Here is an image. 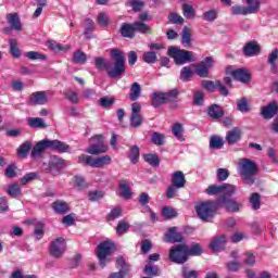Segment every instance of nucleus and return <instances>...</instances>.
I'll return each instance as SVG.
<instances>
[{"mask_svg":"<svg viewBox=\"0 0 278 278\" xmlns=\"http://www.w3.org/2000/svg\"><path fill=\"white\" fill-rule=\"evenodd\" d=\"M28 125L33 129H47V124L45 123V119L40 117H29Z\"/></svg>","mask_w":278,"mask_h":278,"instance_id":"c756f323","label":"nucleus"},{"mask_svg":"<svg viewBox=\"0 0 278 278\" xmlns=\"http://www.w3.org/2000/svg\"><path fill=\"white\" fill-rule=\"evenodd\" d=\"M237 169L243 184L248 186L255 184V175L260 173V165L255 161L247 157L239 159Z\"/></svg>","mask_w":278,"mask_h":278,"instance_id":"f257e3e1","label":"nucleus"},{"mask_svg":"<svg viewBox=\"0 0 278 278\" xmlns=\"http://www.w3.org/2000/svg\"><path fill=\"white\" fill-rule=\"evenodd\" d=\"M168 56L173 58L175 64L178 65L187 64V62H194V58H192V52L188 50H181L177 47L168 48Z\"/></svg>","mask_w":278,"mask_h":278,"instance_id":"6e6552de","label":"nucleus"},{"mask_svg":"<svg viewBox=\"0 0 278 278\" xmlns=\"http://www.w3.org/2000/svg\"><path fill=\"white\" fill-rule=\"evenodd\" d=\"M25 58H27V60H47V55L38 52V51H28L25 52Z\"/></svg>","mask_w":278,"mask_h":278,"instance_id":"603ef678","label":"nucleus"},{"mask_svg":"<svg viewBox=\"0 0 278 278\" xmlns=\"http://www.w3.org/2000/svg\"><path fill=\"white\" fill-rule=\"evenodd\" d=\"M172 134L179 140V142H184L186 138H184V125L176 123L172 127Z\"/></svg>","mask_w":278,"mask_h":278,"instance_id":"7c9ffc66","label":"nucleus"},{"mask_svg":"<svg viewBox=\"0 0 278 278\" xmlns=\"http://www.w3.org/2000/svg\"><path fill=\"white\" fill-rule=\"evenodd\" d=\"M152 142L153 144H156L157 147H162L164 144V135L159 132L152 134Z\"/></svg>","mask_w":278,"mask_h":278,"instance_id":"774afa93","label":"nucleus"},{"mask_svg":"<svg viewBox=\"0 0 278 278\" xmlns=\"http://www.w3.org/2000/svg\"><path fill=\"white\" fill-rule=\"evenodd\" d=\"M48 144L50 149L53 151H58L59 153H70L71 146L66 144V142H62L60 140H48Z\"/></svg>","mask_w":278,"mask_h":278,"instance_id":"412c9836","label":"nucleus"},{"mask_svg":"<svg viewBox=\"0 0 278 278\" xmlns=\"http://www.w3.org/2000/svg\"><path fill=\"white\" fill-rule=\"evenodd\" d=\"M65 251L66 240H64V238H56L54 241L50 243V255H52V257L60 260V257L64 255Z\"/></svg>","mask_w":278,"mask_h":278,"instance_id":"ddd939ff","label":"nucleus"},{"mask_svg":"<svg viewBox=\"0 0 278 278\" xmlns=\"http://www.w3.org/2000/svg\"><path fill=\"white\" fill-rule=\"evenodd\" d=\"M225 244H227V237H225V235H219L212 239L210 249L215 253H218L225 249Z\"/></svg>","mask_w":278,"mask_h":278,"instance_id":"f3484780","label":"nucleus"},{"mask_svg":"<svg viewBox=\"0 0 278 278\" xmlns=\"http://www.w3.org/2000/svg\"><path fill=\"white\" fill-rule=\"evenodd\" d=\"M129 223L119 220L116 227V233H118V236H123V233H127V231H129Z\"/></svg>","mask_w":278,"mask_h":278,"instance_id":"5fc2aeb1","label":"nucleus"},{"mask_svg":"<svg viewBox=\"0 0 278 278\" xmlns=\"http://www.w3.org/2000/svg\"><path fill=\"white\" fill-rule=\"evenodd\" d=\"M277 112V102H270L268 105L261 108V116H263L265 121H270V118H274Z\"/></svg>","mask_w":278,"mask_h":278,"instance_id":"dca6fc26","label":"nucleus"},{"mask_svg":"<svg viewBox=\"0 0 278 278\" xmlns=\"http://www.w3.org/2000/svg\"><path fill=\"white\" fill-rule=\"evenodd\" d=\"M78 164H86V166H91V168H103V166L112 164V156L103 155L94 159L90 155L81 154L78 156Z\"/></svg>","mask_w":278,"mask_h":278,"instance_id":"39448f33","label":"nucleus"},{"mask_svg":"<svg viewBox=\"0 0 278 278\" xmlns=\"http://www.w3.org/2000/svg\"><path fill=\"white\" fill-rule=\"evenodd\" d=\"M277 60H278V50L274 49L267 59V63H269L270 68L274 73H277Z\"/></svg>","mask_w":278,"mask_h":278,"instance_id":"e433bc0d","label":"nucleus"},{"mask_svg":"<svg viewBox=\"0 0 278 278\" xmlns=\"http://www.w3.org/2000/svg\"><path fill=\"white\" fill-rule=\"evenodd\" d=\"M139 157H140V149H138L137 146H134L130 149L129 160H130V162H132V164H136L138 162Z\"/></svg>","mask_w":278,"mask_h":278,"instance_id":"69168bd1","label":"nucleus"},{"mask_svg":"<svg viewBox=\"0 0 278 278\" xmlns=\"http://www.w3.org/2000/svg\"><path fill=\"white\" fill-rule=\"evenodd\" d=\"M216 86H217V80L216 81L202 80V87L204 88V90H207L208 92H214V90H216Z\"/></svg>","mask_w":278,"mask_h":278,"instance_id":"338daca9","label":"nucleus"},{"mask_svg":"<svg viewBox=\"0 0 278 278\" xmlns=\"http://www.w3.org/2000/svg\"><path fill=\"white\" fill-rule=\"evenodd\" d=\"M181 45L186 49H188V47H192V29L188 28V26H185L182 28Z\"/></svg>","mask_w":278,"mask_h":278,"instance_id":"bb28decb","label":"nucleus"},{"mask_svg":"<svg viewBox=\"0 0 278 278\" xmlns=\"http://www.w3.org/2000/svg\"><path fill=\"white\" fill-rule=\"evenodd\" d=\"M35 225V238L36 240H42V236H45V224L42 222H37Z\"/></svg>","mask_w":278,"mask_h":278,"instance_id":"de8ad7c7","label":"nucleus"},{"mask_svg":"<svg viewBox=\"0 0 278 278\" xmlns=\"http://www.w3.org/2000/svg\"><path fill=\"white\" fill-rule=\"evenodd\" d=\"M111 58L114 63H108L106 73L113 79H121L125 75V54L118 49L111 50Z\"/></svg>","mask_w":278,"mask_h":278,"instance_id":"f03ea898","label":"nucleus"},{"mask_svg":"<svg viewBox=\"0 0 278 278\" xmlns=\"http://www.w3.org/2000/svg\"><path fill=\"white\" fill-rule=\"evenodd\" d=\"M217 204L220 207H225L226 212L236 213L242 210V202L232 199L229 195H222L217 199Z\"/></svg>","mask_w":278,"mask_h":278,"instance_id":"9b49d317","label":"nucleus"},{"mask_svg":"<svg viewBox=\"0 0 278 278\" xmlns=\"http://www.w3.org/2000/svg\"><path fill=\"white\" fill-rule=\"evenodd\" d=\"M222 147H225V140H223V137L212 136L210 139V148L218 150Z\"/></svg>","mask_w":278,"mask_h":278,"instance_id":"58836bf2","label":"nucleus"},{"mask_svg":"<svg viewBox=\"0 0 278 278\" xmlns=\"http://www.w3.org/2000/svg\"><path fill=\"white\" fill-rule=\"evenodd\" d=\"M141 110L142 106L138 102L131 104L130 125L135 129L142 125V115H140Z\"/></svg>","mask_w":278,"mask_h":278,"instance_id":"4468645a","label":"nucleus"},{"mask_svg":"<svg viewBox=\"0 0 278 278\" xmlns=\"http://www.w3.org/2000/svg\"><path fill=\"white\" fill-rule=\"evenodd\" d=\"M131 188H129V185L126 181H123L119 184V197L123 199H131Z\"/></svg>","mask_w":278,"mask_h":278,"instance_id":"473e14b6","label":"nucleus"},{"mask_svg":"<svg viewBox=\"0 0 278 278\" xmlns=\"http://www.w3.org/2000/svg\"><path fill=\"white\" fill-rule=\"evenodd\" d=\"M103 197H105V193H103V191L93 190V191L88 192V199L91 202L101 201V199H103Z\"/></svg>","mask_w":278,"mask_h":278,"instance_id":"13d9d810","label":"nucleus"},{"mask_svg":"<svg viewBox=\"0 0 278 278\" xmlns=\"http://www.w3.org/2000/svg\"><path fill=\"white\" fill-rule=\"evenodd\" d=\"M237 110L239 112H242L243 114L251 112V106L249 105V100H247V98H241V99L237 100Z\"/></svg>","mask_w":278,"mask_h":278,"instance_id":"c9c22d12","label":"nucleus"},{"mask_svg":"<svg viewBox=\"0 0 278 278\" xmlns=\"http://www.w3.org/2000/svg\"><path fill=\"white\" fill-rule=\"evenodd\" d=\"M31 147H34L31 141H25L17 149V155H20V157H27V155H29V151H31Z\"/></svg>","mask_w":278,"mask_h":278,"instance_id":"2f4dec72","label":"nucleus"},{"mask_svg":"<svg viewBox=\"0 0 278 278\" xmlns=\"http://www.w3.org/2000/svg\"><path fill=\"white\" fill-rule=\"evenodd\" d=\"M112 251H114V242L104 241L98 245L96 254L100 262L101 268H105V266L110 264L109 255H112Z\"/></svg>","mask_w":278,"mask_h":278,"instance_id":"423d86ee","label":"nucleus"},{"mask_svg":"<svg viewBox=\"0 0 278 278\" xmlns=\"http://www.w3.org/2000/svg\"><path fill=\"white\" fill-rule=\"evenodd\" d=\"M195 73L199 77H207L210 75V68L205 63H200L195 68Z\"/></svg>","mask_w":278,"mask_h":278,"instance_id":"4d7b16f0","label":"nucleus"},{"mask_svg":"<svg viewBox=\"0 0 278 278\" xmlns=\"http://www.w3.org/2000/svg\"><path fill=\"white\" fill-rule=\"evenodd\" d=\"M242 138V130L238 127H235L232 130H229L226 135V141L228 144H236V142H240Z\"/></svg>","mask_w":278,"mask_h":278,"instance_id":"b1692460","label":"nucleus"},{"mask_svg":"<svg viewBox=\"0 0 278 278\" xmlns=\"http://www.w3.org/2000/svg\"><path fill=\"white\" fill-rule=\"evenodd\" d=\"M116 267L121 268L119 270H122L123 273L129 274V264H127L125 257L118 256L116 258Z\"/></svg>","mask_w":278,"mask_h":278,"instance_id":"49530a36","label":"nucleus"},{"mask_svg":"<svg viewBox=\"0 0 278 278\" xmlns=\"http://www.w3.org/2000/svg\"><path fill=\"white\" fill-rule=\"evenodd\" d=\"M182 14L186 18H194L197 16L194 8L190 4H182Z\"/></svg>","mask_w":278,"mask_h":278,"instance_id":"a18cd8bd","label":"nucleus"},{"mask_svg":"<svg viewBox=\"0 0 278 278\" xmlns=\"http://www.w3.org/2000/svg\"><path fill=\"white\" fill-rule=\"evenodd\" d=\"M29 105H47L49 103V98H47V92L37 91L33 92L28 100Z\"/></svg>","mask_w":278,"mask_h":278,"instance_id":"2eb2a0df","label":"nucleus"},{"mask_svg":"<svg viewBox=\"0 0 278 278\" xmlns=\"http://www.w3.org/2000/svg\"><path fill=\"white\" fill-rule=\"evenodd\" d=\"M207 114L213 121H218L219 118H223L225 116V111H223V108L217 104H212L207 109Z\"/></svg>","mask_w":278,"mask_h":278,"instance_id":"393cba45","label":"nucleus"},{"mask_svg":"<svg viewBox=\"0 0 278 278\" xmlns=\"http://www.w3.org/2000/svg\"><path fill=\"white\" fill-rule=\"evenodd\" d=\"M202 18L207 23H214V21L218 18V12L214 9H211L202 14Z\"/></svg>","mask_w":278,"mask_h":278,"instance_id":"a19ab883","label":"nucleus"},{"mask_svg":"<svg viewBox=\"0 0 278 278\" xmlns=\"http://www.w3.org/2000/svg\"><path fill=\"white\" fill-rule=\"evenodd\" d=\"M169 260L174 264H186L188 262V245L178 244L169 250Z\"/></svg>","mask_w":278,"mask_h":278,"instance_id":"1a4fd4ad","label":"nucleus"},{"mask_svg":"<svg viewBox=\"0 0 278 278\" xmlns=\"http://www.w3.org/2000/svg\"><path fill=\"white\" fill-rule=\"evenodd\" d=\"M260 45L256 41H250L243 47V54L247 58H253L254 55H260Z\"/></svg>","mask_w":278,"mask_h":278,"instance_id":"5701e85b","label":"nucleus"},{"mask_svg":"<svg viewBox=\"0 0 278 278\" xmlns=\"http://www.w3.org/2000/svg\"><path fill=\"white\" fill-rule=\"evenodd\" d=\"M168 20L173 25H184V23H186V20H184L178 13H170L168 15Z\"/></svg>","mask_w":278,"mask_h":278,"instance_id":"bf43d9fd","label":"nucleus"},{"mask_svg":"<svg viewBox=\"0 0 278 278\" xmlns=\"http://www.w3.org/2000/svg\"><path fill=\"white\" fill-rule=\"evenodd\" d=\"M144 160L151 166H160V157L157 156V154H146Z\"/></svg>","mask_w":278,"mask_h":278,"instance_id":"e2e57ef3","label":"nucleus"},{"mask_svg":"<svg viewBox=\"0 0 278 278\" xmlns=\"http://www.w3.org/2000/svg\"><path fill=\"white\" fill-rule=\"evenodd\" d=\"M179 97V91L177 89H173L168 92H155L152 96V105L153 108H160V105H164L166 103H173V101H177Z\"/></svg>","mask_w":278,"mask_h":278,"instance_id":"0eeeda50","label":"nucleus"},{"mask_svg":"<svg viewBox=\"0 0 278 278\" xmlns=\"http://www.w3.org/2000/svg\"><path fill=\"white\" fill-rule=\"evenodd\" d=\"M190 77H192V70L190 66H185L180 71V81H190Z\"/></svg>","mask_w":278,"mask_h":278,"instance_id":"6e6d98bb","label":"nucleus"},{"mask_svg":"<svg viewBox=\"0 0 278 278\" xmlns=\"http://www.w3.org/2000/svg\"><path fill=\"white\" fill-rule=\"evenodd\" d=\"M52 210L56 214H66L68 212V203L62 200H56L55 202L52 203Z\"/></svg>","mask_w":278,"mask_h":278,"instance_id":"c85d7f7f","label":"nucleus"},{"mask_svg":"<svg viewBox=\"0 0 278 278\" xmlns=\"http://www.w3.org/2000/svg\"><path fill=\"white\" fill-rule=\"evenodd\" d=\"M64 167V160L60 159L59 156H50L49 160V170L53 173V170H61Z\"/></svg>","mask_w":278,"mask_h":278,"instance_id":"cd10ccee","label":"nucleus"},{"mask_svg":"<svg viewBox=\"0 0 278 278\" xmlns=\"http://www.w3.org/2000/svg\"><path fill=\"white\" fill-rule=\"evenodd\" d=\"M35 179H38V173L31 172L23 176V178L20 179L22 186H27L30 181H35Z\"/></svg>","mask_w":278,"mask_h":278,"instance_id":"8fccbe9b","label":"nucleus"},{"mask_svg":"<svg viewBox=\"0 0 278 278\" xmlns=\"http://www.w3.org/2000/svg\"><path fill=\"white\" fill-rule=\"evenodd\" d=\"M47 149H50L49 139L37 142L31 150L30 157H42V153H45Z\"/></svg>","mask_w":278,"mask_h":278,"instance_id":"a211bd4d","label":"nucleus"},{"mask_svg":"<svg viewBox=\"0 0 278 278\" xmlns=\"http://www.w3.org/2000/svg\"><path fill=\"white\" fill-rule=\"evenodd\" d=\"M181 275L184 278H197L199 277V271L190 269L187 265L182 266Z\"/></svg>","mask_w":278,"mask_h":278,"instance_id":"c03bdc74","label":"nucleus"},{"mask_svg":"<svg viewBox=\"0 0 278 278\" xmlns=\"http://www.w3.org/2000/svg\"><path fill=\"white\" fill-rule=\"evenodd\" d=\"M10 53L13 58H21V49H18V45L16 43V39H10Z\"/></svg>","mask_w":278,"mask_h":278,"instance_id":"37998d69","label":"nucleus"},{"mask_svg":"<svg viewBox=\"0 0 278 278\" xmlns=\"http://www.w3.org/2000/svg\"><path fill=\"white\" fill-rule=\"evenodd\" d=\"M142 92V87L138 83H134L130 87V101H138Z\"/></svg>","mask_w":278,"mask_h":278,"instance_id":"72a5a7b5","label":"nucleus"},{"mask_svg":"<svg viewBox=\"0 0 278 278\" xmlns=\"http://www.w3.org/2000/svg\"><path fill=\"white\" fill-rule=\"evenodd\" d=\"M91 31H94V22L90 18H87L85 20V37L92 38V35H90Z\"/></svg>","mask_w":278,"mask_h":278,"instance_id":"09e8293b","label":"nucleus"},{"mask_svg":"<svg viewBox=\"0 0 278 278\" xmlns=\"http://www.w3.org/2000/svg\"><path fill=\"white\" fill-rule=\"evenodd\" d=\"M48 47L55 53H60V51H62L63 53H66V51H71V46H63L62 43H58L55 41H49Z\"/></svg>","mask_w":278,"mask_h":278,"instance_id":"f704fd0d","label":"nucleus"},{"mask_svg":"<svg viewBox=\"0 0 278 278\" xmlns=\"http://www.w3.org/2000/svg\"><path fill=\"white\" fill-rule=\"evenodd\" d=\"M172 185L177 188H186V176L184 172L177 170L172 175Z\"/></svg>","mask_w":278,"mask_h":278,"instance_id":"a878e982","label":"nucleus"},{"mask_svg":"<svg viewBox=\"0 0 278 278\" xmlns=\"http://www.w3.org/2000/svg\"><path fill=\"white\" fill-rule=\"evenodd\" d=\"M201 253H203V249L201 248V245L199 243H195L193 245H191V248H189L187 245V256L189 257V255H201Z\"/></svg>","mask_w":278,"mask_h":278,"instance_id":"3c124183","label":"nucleus"},{"mask_svg":"<svg viewBox=\"0 0 278 278\" xmlns=\"http://www.w3.org/2000/svg\"><path fill=\"white\" fill-rule=\"evenodd\" d=\"M136 31L138 34L151 35L153 34V28L142 22L124 23L121 27V34L124 38H136Z\"/></svg>","mask_w":278,"mask_h":278,"instance_id":"20e7f679","label":"nucleus"},{"mask_svg":"<svg viewBox=\"0 0 278 278\" xmlns=\"http://www.w3.org/2000/svg\"><path fill=\"white\" fill-rule=\"evenodd\" d=\"M180 189H181V188H179V187H177V186H175V185H170V186L167 188L166 192H165V197H166L167 199H175V197H177V192H179Z\"/></svg>","mask_w":278,"mask_h":278,"instance_id":"0e129e2a","label":"nucleus"},{"mask_svg":"<svg viewBox=\"0 0 278 278\" xmlns=\"http://www.w3.org/2000/svg\"><path fill=\"white\" fill-rule=\"evenodd\" d=\"M248 12L249 14H257V11L260 10L262 2L260 0H247Z\"/></svg>","mask_w":278,"mask_h":278,"instance_id":"4c0bfd02","label":"nucleus"},{"mask_svg":"<svg viewBox=\"0 0 278 278\" xmlns=\"http://www.w3.org/2000/svg\"><path fill=\"white\" fill-rule=\"evenodd\" d=\"M105 138L103 135H96L91 138V144L86 150L89 155H100V153H108V146L103 144Z\"/></svg>","mask_w":278,"mask_h":278,"instance_id":"f8f14e48","label":"nucleus"},{"mask_svg":"<svg viewBox=\"0 0 278 278\" xmlns=\"http://www.w3.org/2000/svg\"><path fill=\"white\" fill-rule=\"evenodd\" d=\"M250 204L252 210H260L262 207V200L260 193H252L250 197Z\"/></svg>","mask_w":278,"mask_h":278,"instance_id":"79ce46f5","label":"nucleus"},{"mask_svg":"<svg viewBox=\"0 0 278 278\" xmlns=\"http://www.w3.org/2000/svg\"><path fill=\"white\" fill-rule=\"evenodd\" d=\"M7 192L10 197L16 199V197H21V187L18 186V184H12L9 186Z\"/></svg>","mask_w":278,"mask_h":278,"instance_id":"864d4df0","label":"nucleus"},{"mask_svg":"<svg viewBox=\"0 0 278 278\" xmlns=\"http://www.w3.org/2000/svg\"><path fill=\"white\" fill-rule=\"evenodd\" d=\"M161 214H162V216H164V218H175V217H177V211H175V208L169 207V206H164L162 208Z\"/></svg>","mask_w":278,"mask_h":278,"instance_id":"052dcab7","label":"nucleus"},{"mask_svg":"<svg viewBox=\"0 0 278 278\" xmlns=\"http://www.w3.org/2000/svg\"><path fill=\"white\" fill-rule=\"evenodd\" d=\"M218 210V201H206L195 205L197 215L203 223H212Z\"/></svg>","mask_w":278,"mask_h":278,"instance_id":"7ed1b4c3","label":"nucleus"},{"mask_svg":"<svg viewBox=\"0 0 278 278\" xmlns=\"http://www.w3.org/2000/svg\"><path fill=\"white\" fill-rule=\"evenodd\" d=\"M230 75L233 77V79L241 81L242 84H249V81H251V74H249L247 70L238 68L231 71Z\"/></svg>","mask_w":278,"mask_h":278,"instance_id":"4be33fe9","label":"nucleus"},{"mask_svg":"<svg viewBox=\"0 0 278 278\" xmlns=\"http://www.w3.org/2000/svg\"><path fill=\"white\" fill-rule=\"evenodd\" d=\"M164 242L175 243V242H184V236L177 232V227H172L168 229L167 233L164 236Z\"/></svg>","mask_w":278,"mask_h":278,"instance_id":"6ab92c4d","label":"nucleus"},{"mask_svg":"<svg viewBox=\"0 0 278 278\" xmlns=\"http://www.w3.org/2000/svg\"><path fill=\"white\" fill-rule=\"evenodd\" d=\"M238 188L235 185L224 184L220 186H210L206 189V194L214 195L219 194V197H233L236 194Z\"/></svg>","mask_w":278,"mask_h":278,"instance_id":"9d476101","label":"nucleus"},{"mask_svg":"<svg viewBox=\"0 0 278 278\" xmlns=\"http://www.w3.org/2000/svg\"><path fill=\"white\" fill-rule=\"evenodd\" d=\"M230 12L235 16H239V15L247 16L250 14L249 9L244 5H233L231 7Z\"/></svg>","mask_w":278,"mask_h":278,"instance_id":"ea45409f","label":"nucleus"},{"mask_svg":"<svg viewBox=\"0 0 278 278\" xmlns=\"http://www.w3.org/2000/svg\"><path fill=\"white\" fill-rule=\"evenodd\" d=\"M86 60H87L86 53L81 52L80 50L74 53V58H73L74 64H86Z\"/></svg>","mask_w":278,"mask_h":278,"instance_id":"680f3d73","label":"nucleus"},{"mask_svg":"<svg viewBox=\"0 0 278 278\" xmlns=\"http://www.w3.org/2000/svg\"><path fill=\"white\" fill-rule=\"evenodd\" d=\"M5 18L11 29H14L15 31L23 30V24H21V17L18 16V13H9L7 14Z\"/></svg>","mask_w":278,"mask_h":278,"instance_id":"aec40b11","label":"nucleus"}]
</instances>
